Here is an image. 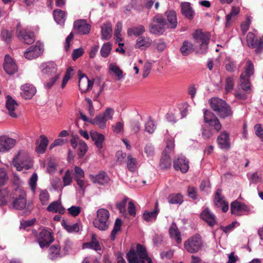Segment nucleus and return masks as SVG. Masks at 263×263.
I'll return each instance as SVG.
<instances>
[{
	"label": "nucleus",
	"instance_id": "1",
	"mask_svg": "<svg viewBox=\"0 0 263 263\" xmlns=\"http://www.w3.org/2000/svg\"><path fill=\"white\" fill-rule=\"evenodd\" d=\"M129 263H153L148 256L145 248L141 245L138 244L136 249H130L126 254Z\"/></svg>",
	"mask_w": 263,
	"mask_h": 263
},
{
	"label": "nucleus",
	"instance_id": "2",
	"mask_svg": "<svg viewBox=\"0 0 263 263\" xmlns=\"http://www.w3.org/2000/svg\"><path fill=\"white\" fill-rule=\"evenodd\" d=\"M109 212L106 209H99L97 212V217L93 222L94 227L101 231L108 229L109 226Z\"/></svg>",
	"mask_w": 263,
	"mask_h": 263
},
{
	"label": "nucleus",
	"instance_id": "3",
	"mask_svg": "<svg viewBox=\"0 0 263 263\" xmlns=\"http://www.w3.org/2000/svg\"><path fill=\"white\" fill-rule=\"evenodd\" d=\"M193 38L196 44L199 46L198 51L199 53H205L208 50V46L210 40V34L209 32H203L201 30H197L193 34Z\"/></svg>",
	"mask_w": 263,
	"mask_h": 263
},
{
	"label": "nucleus",
	"instance_id": "4",
	"mask_svg": "<svg viewBox=\"0 0 263 263\" xmlns=\"http://www.w3.org/2000/svg\"><path fill=\"white\" fill-rule=\"evenodd\" d=\"M166 22L163 17L160 14L155 15L149 26V32L152 33L161 35L165 31Z\"/></svg>",
	"mask_w": 263,
	"mask_h": 263
},
{
	"label": "nucleus",
	"instance_id": "5",
	"mask_svg": "<svg viewBox=\"0 0 263 263\" xmlns=\"http://www.w3.org/2000/svg\"><path fill=\"white\" fill-rule=\"evenodd\" d=\"M185 249L190 253L198 252L202 247L201 237L199 234H195L184 242Z\"/></svg>",
	"mask_w": 263,
	"mask_h": 263
},
{
	"label": "nucleus",
	"instance_id": "6",
	"mask_svg": "<svg viewBox=\"0 0 263 263\" xmlns=\"http://www.w3.org/2000/svg\"><path fill=\"white\" fill-rule=\"evenodd\" d=\"M248 46L255 49V52L259 54L263 51V40L260 37H257L252 32H250L247 35Z\"/></svg>",
	"mask_w": 263,
	"mask_h": 263
},
{
	"label": "nucleus",
	"instance_id": "7",
	"mask_svg": "<svg viewBox=\"0 0 263 263\" xmlns=\"http://www.w3.org/2000/svg\"><path fill=\"white\" fill-rule=\"evenodd\" d=\"M231 213L232 215L240 216L243 215H249L252 211V207L237 200L233 201L230 205Z\"/></svg>",
	"mask_w": 263,
	"mask_h": 263
},
{
	"label": "nucleus",
	"instance_id": "8",
	"mask_svg": "<svg viewBox=\"0 0 263 263\" xmlns=\"http://www.w3.org/2000/svg\"><path fill=\"white\" fill-rule=\"evenodd\" d=\"M204 122L209 126L213 127L214 130L218 133L221 129V124L219 120L212 111L205 109L203 110Z\"/></svg>",
	"mask_w": 263,
	"mask_h": 263
},
{
	"label": "nucleus",
	"instance_id": "9",
	"mask_svg": "<svg viewBox=\"0 0 263 263\" xmlns=\"http://www.w3.org/2000/svg\"><path fill=\"white\" fill-rule=\"evenodd\" d=\"M37 241L41 248L48 247L53 240L52 233L47 230L44 229L36 236Z\"/></svg>",
	"mask_w": 263,
	"mask_h": 263
},
{
	"label": "nucleus",
	"instance_id": "10",
	"mask_svg": "<svg viewBox=\"0 0 263 263\" xmlns=\"http://www.w3.org/2000/svg\"><path fill=\"white\" fill-rule=\"evenodd\" d=\"M70 143L73 148L78 146L77 154L80 158H82L87 151L88 147L86 143L78 136H73L70 140Z\"/></svg>",
	"mask_w": 263,
	"mask_h": 263
},
{
	"label": "nucleus",
	"instance_id": "11",
	"mask_svg": "<svg viewBox=\"0 0 263 263\" xmlns=\"http://www.w3.org/2000/svg\"><path fill=\"white\" fill-rule=\"evenodd\" d=\"M16 33L17 37L20 40H23L27 44H32L35 40L34 33L22 29L20 23L16 27Z\"/></svg>",
	"mask_w": 263,
	"mask_h": 263
},
{
	"label": "nucleus",
	"instance_id": "12",
	"mask_svg": "<svg viewBox=\"0 0 263 263\" xmlns=\"http://www.w3.org/2000/svg\"><path fill=\"white\" fill-rule=\"evenodd\" d=\"M74 30L80 34H88L90 30V26L85 20H79L74 22Z\"/></svg>",
	"mask_w": 263,
	"mask_h": 263
},
{
	"label": "nucleus",
	"instance_id": "13",
	"mask_svg": "<svg viewBox=\"0 0 263 263\" xmlns=\"http://www.w3.org/2000/svg\"><path fill=\"white\" fill-rule=\"evenodd\" d=\"M16 140L6 136L0 137V152L5 153L10 151L15 144Z\"/></svg>",
	"mask_w": 263,
	"mask_h": 263
},
{
	"label": "nucleus",
	"instance_id": "14",
	"mask_svg": "<svg viewBox=\"0 0 263 263\" xmlns=\"http://www.w3.org/2000/svg\"><path fill=\"white\" fill-rule=\"evenodd\" d=\"M3 66L6 72L10 75L14 74L17 70L16 64L8 54L5 55Z\"/></svg>",
	"mask_w": 263,
	"mask_h": 263
},
{
	"label": "nucleus",
	"instance_id": "15",
	"mask_svg": "<svg viewBox=\"0 0 263 263\" xmlns=\"http://www.w3.org/2000/svg\"><path fill=\"white\" fill-rule=\"evenodd\" d=\"M93 81H90L85 74H83L79 77V87L81 93H85L91 89Z\"/></svg>",
	"mask_w": 263,
	"mask_h": 263
},
{
	"label": "nucleus",
	"instance_id": "16",
	"mask_svg": "<svg viewBox=\"0 0 263 263\" xmlns=\"http://www.w3.org/2000/svg\"><path fill=\"white\" fill-rule=\"evenodd\" d=\"M173 166L176 170H180L182 173H185L189 168V161L184 156H180L174 160Z\"/></svg>",
	"mask_w": 263,
	"mask_h": 263
},
{
	"label": "nucleus",
	"instance_id": "17",
	"mask_svg": "<svg viewBox=\"0 0 263 263\" xmlns=\"http://www.w3.org/2000/svg\"><path fill=\"white\" fill-rule=\"evenodd\" d=\"M42 53L41 47L37 45H33L28 48L24 54L26 59L32 60L39 57Z\"/></svg>",
	"mask_w": 263,
	"mask_h": 263
},
{
	"label": "nucleus",
	"instance_id": "18",
	"mask_svg": "<svg viewBox=\"0 0 263 263\" xmlns=\"http://www.w3.org/2000/svg\"><path fill=\"white\" fill-rule=\"evenodd\" d=\"M217 142L221 148L229 149L230 147L229 134L226 131L222 132L218 136Z\"/></svg>",
	"mask_w": 263,
	"mask_h": 263
},
{
	"label": "nucleus",
	"instance_id": "19",
	"mask_svg": "<svg viewBox=\"0 0 263 263\" xmlns=\"http://www.w3.org/2000/svg\"><path fill=\"white\" fill-rule=\"evenodd\" d=\"M17 102L13 99L10 96H7V100L6 102V107L8 111V114L12 118H16L17 117L15 112V109L18 107Z\"/></svg>",
	"mask_w": 263,
	"mask_h": 263
},
{
	"label": "nucleus",
	"instance_id": "20",
	"mask_svg": "<svg viewBox=\"0 0 263 263\" xmlns=\"http://www.w3.org/2000/svg\"><path fill=\"white\" fill-rule=\"evenodd\" d=\"M21 96L25 99H31L35 93L36 89L32 85L26 84L21 87Z\"/></svg>",
	"mask_w": 263,
	"mask_h": 263
},
{
	"label": "nucleus",
	"instance_id": "21",
	"mask_svg": "<svg viewBox=\"0 0 263 263\" xmlns=\"http://www.w3.org/2000/svg\"><path fill=\"white\" fill-rule=\"evenodd\" d=\"M159 211V203L158 201H156L154 211L152 212L145 211L143 214L142 218L146 222L155 221Z\"/></svg>",
	"mask_w": 263,
	"mask_h": 263
},
{
	"label": "nucleus",
	"instance_id": "22",
	"mask_svg": "<svg viewBox=\"0 0 263 263\" xmlns=\"http://www.w3.org/2000/svg\"><path fill=\"white\" fill-rule=\"evenodd\" d=\"M200 218L211 227H213L216 223L215 215L208 208L205 209L201 213Z\"/></svg>",
	"mask_w": 263,
	"mask_h": 263
},
{
	"label": "nucleus",
	"instance_id": "23",
	"mask_svg": "<svg viewBox=\"0 0 263 263\" xmlns=\"http://www.w3.org/2000/svg\"><path fill=\"white\" fill-rule=\"evenodd\" d=\"M101 39L103 40H109L112 34V25L110 22L103 23L101 26Z\"/></svg>",
	"mask_w": 263,
	"mask_h": 263
},
{
	"label": "nucleus",
	"instance_id": "24",
	"mask_svg": "<svg viewBox=\"0 0 263 263\" xmlns=\"http://www.w3.org/2000/svg\"><path fill=\"white\" fill-rule=\"evenodd\" d=\"M221 190L218 189L215 193V199L217 206L221 207L223 212H226L229 209V204L224 199V197L220 194Z\"/></svg>",
	"mask_w": 263,
	"mask_h": 263
},
{
	"label": "nucleus",
	"instance_id": "25",
	"mask_svg": "<svg viewBox=\"0 0 263 263\" xmlns=\"http://www.w3.org/2000/svg\"><path fill=\"white\" fill-rule=\"evenodd\" d=\"M165 15L166 16L168 21V23H166L167 27L171 29L176 28L177 21L176 12L174 10L167 11L165 13Z\"/></svg>",
	"mask_w": 263,
	"mask_h": 263
},
{
	"label": "nucleus",
	"instance_id": "26",
	"mask_svg": "<svg viewBox=\"0 0 263 263\" xmlns=\"http://www.w3.org/2000/svg\"><path fill=\"white\" fill-rule=\"evenodd\" d=\"M152 43V40L149 37L140 36L137 40L135 47L143 50L149 47Z\"/></svg>",
	"mask_w": 263,
	"mask_h": 263
},
{
	"label": "nucleus",
	"instance_id": "27",
	"mask_svg": "<svg viewBox=\"0 0 263 263\" xmlns=\"http://www.w3.org/2000/svg\"><path fill=\"white\" fill-rule=\"evenodd\" d=\"M181 12L182 14L189 20L193 18L195 12L189 2H183L181 4Z\"/></svg>",
	"mask_w": 263,
	"mask_h": 263
},
{
	"label": "nucleus",
	"instance_id": "28",
	"mask_svg": "<svg viewBox=\"0 0 263 263\" xmlns=\"http://www.w3.org/2000/svg\"><path fill=\"white\" fill-rule=\"evenodd\" d=\"M170 237L179 244L182 241L181 234L175 223H173L169 229Z\"/></svg>",
	"mask_w": 263,
	"mask_h": 263
},
{
	"label": "nucleus",
	"instance_id": "29",
	"mask_svg": "<svg viewBox=\"0 0 263 263\" xmlns=\"http://www.w3.org/2000/svg\"><path fill=\"white\" fill-rule=\"evenodd\" d=\"M43 67L42 71L44 74H48L52 76V77L57 73V65L53 62H48L42 65Z\"/></svg>",
	"mask_w": 263,
	"mask_h": 263
},
{
	"label": "nucleus",
	"instance_id": "30",
	"mask_svg": "<svg viewBox=\"0 0 263 263\" xmlns=\"http://www.w3.org/2000/svg\"><path fill=\"white\" fill-rule=\"evenodd\" d=\"M209 103L212 109L217 113L227 102L218 98H212L209 100Z\"/></svg>",
	"mask_w": 263,
	"mask_h": 263
},
{
	"label": "nucleus",
	"instance_id": "31",
	"mask_svg": "<svg viewBox=\"0 0 263 263\" xmlns=\"http://www.w3.org/2000/svg\"><path fill=\"white\" fill-rule=\"evenodd\" d=\"M90 136L92 140L95 142V144L99 148L101 149L103 146V142L104 140L103 135L95 131H91Z\"/></svg>",
	"mask_w": 263,
	"mask_h": 263
},
{
	"label": "nucleus",
	"instance_id": "32",
	"mask_svg": "<svg viewBox=\"0 0 263 263\" xmlns=\"http://www.w3.org/2000/svg\"><path fill=\"white\" fill-rule=\"evenodd\" d=\"M217 114L220 118L224 119L232 117L233 111L230 105L226 103Z\"/></svg>",
	"mask_w": 263,
	"mask_h": 263
},
{
	"label": "nucleus",
	"instance_id": "33",
	"mask_svg": "<svg viewBox=\"0 0 263 263\" xmlns=\"http://www.w3.org/2000/svg\"><path fill=\"white\" fill-rule=\"evenodd\" d=\"M47 210L49 212L59 213L63 214L65 212V208L62 206L61 203L59 201H55L51 202L47 207Z\"/></svg>",
	"mask_w": 263,
	"mask_h": 263
},
{
	"label": "nucleus",
	"instance_id": "34",
	"mask_svg": "<svg viewBox=\"0 0 263 263\" xmlns=\"http://www.w3.org/2000/svg\"><path fill=\"white\" fill-rule=\"evenodd\" d=\"M13 205L14 208L18 210L24 209L26 205V194L22 193L14 200Z\"/></svg>",
	"mask_w": 263,
	"mask_h": 263
},
{
	"label": "nucleus",
	"instance_id": "35",
	"mask_svg": "<svg viewBox=\"0 0 263 263\" xmlns=\"http://www.w3.org/2000/svg\"><path fill=\"white\" fill-rule=\"evenodd\" d=\"M83 248L84 249H92L96 251L101 250V249L99 242L96 239L94 234L92 235L90 241L83 243Z\"/></svg>",
	"mask_w": 263,
	"mask_h": 263
},
{
	"label": "nucleus",
	"instance_id": "36",
	"mask_svg": "<svg viewBox=\"0 0 263 263\" xmlns=\"http://www.w3.org/2000/svg\"><path fill=\"white\" fill-rule=\"evenodd\" d=\"M91 179L94 182L101 185L107 183L109 181V177L104 172H100L95 176H93Z\"/></svg>",
	"mask_w": 263,
	"mask_h": 263
},
{
	"label": "nucleus",
	"instance_id": "37",
	"mask_svg": "<svg viewBox=\"0 0 263 263\" xmlns=\"http://www.w3.org/2000/svg\"><path fill=\"white\" fill-rule=\"evenodd\" d=\"M61 248L59 245H54L49 249V258L51 260H55L61 257L60 254Z\"/></svg>",
	"mask_w": 263,
	"mask_h": 263
},
{
	"label": "nucleus",
	"instance_id": "38",
	"mask_svg": "<svg viewBox=\"0 0 263 263\" xmlns=\"http://www.w3.org/2000/svg\"><path fill=\"white\" fill-rule=\"evenodd\" d=\"M181 54L186 56L193 51V45L189 41H184L180 49Z\"/></svg>",
	"mask_w": 263,
	"mask_h": 263
},
{
	"label": "nucleus",
	"instance_id": "39",
	"mask_svg": "<svg viewBox=\"0 0 263 263\" xmlns=\"http://www.w3.org/2000/svg\"><path fill=\"white\" fill-rule=\"evenodd\" d=\"M250 78L245 77L244 74H241L240 77V86L241 89L247 93H250L251 91Z\"/></svg>",
	"mask_w": 263,
	"mask_h": 263
},
{
	"label": "nucleus",
	"instance_id": "40",
	"mask_svg": "<svg viewBox=\"0 0 263 263\" xmlns=\"http://www.w3.org/2000/svg\"><path fill=\"white\" fill-rule=\"evenodd\" d=\"M145 31V29L144 26L139 25L133 28H129L127 30V35L132 36L134 35L136 36H139L142 34Z\"/></svg>",
	"mask_w": 263,
	"mask_h": 263
},
{
	"label": "nucleus",
	"instance_id": "41",
	"mask_svg": "<svg viewBox=\"0 0 263 263\" xmlns=\"http://www.w3.org/2000/svg\"><path fill=\"white\" fill-rule=\"evenodd\" d=\"M41 141L39 145H36V152L39 154L45 153L46 147L48 144V140L44 135L40 136Z\"/></svg>",
	"mask_w": 263,
	"mask_h": 263
},
{
	"label": "nucleus",
	"instance_id": "42",
	"mask_svg": "<svg viewBox=\"0 0 263 263\" xmlns=\"http://www.w3.org/2000/svg\"><path fill=\"white\" fill-rule=\"evenodd\" d=\"M160 166L162 169H165L171 167V161L168 155L163 152L160 161Z\"/></svg>",
	"mask_w": 263,
	"mask_h": 263
},
{
	"label": "nucleus",
	"instance_id": "43",
	"mask_svg": "<svg viewBox=\"0 0 263 263\" xmlns=\"http://www.w3.org/2000/svg\"><path fill=\"white\" fill-rule=\"evenodd\" d=\"M245 71L241 73L244 74V76L248 78H250L251 76L254 74V67L252 61L248 59L247 60L246 66L244 68Z\"/></svg>",
	"mask_w": 263,
	"mask_h": 263
},
{
	"label": "nucleus",
	"instance_id": "44",
	"mask_svg": "<svg viewBox=\"0 0 263 263\" xmlns=\"http://www.w3.org/2000/svg\"><path fill=\"white\" fill-rule=\"evenodd\" d=\"M53 15L54 20L59 24H62L65 21V14L64 11L57 9L53 11Z\"/></svg>",
	"mask_w": 263,
	"mask_h": 263
},
{
	"label": "nucleus",
	"instance_id": "45",
	"mask_svg": "<svg viewBox=\"0 0 263 263\" xmlns=\"http://www.w3.org/2000/svg\"><path fill=\"white\" fill-rule=\"evenodd\" d=\"M106 120L101 114L97 116L93 119L90 120V123L93 125H98L100 128L106 127Z\"/></svg>",
	"mask_w": 263,
	"mask_h": 263
},
{
	"label": "nucleus",
	"instance_id": "46",
	"mask_svg": "<svg viewBox=\"0 0 263 263\" xmlns=\"http://www.w3.org/2000/svg\"><path fill=\"white\" fill-rule=\"evenodd\" d=\"M240 12V9L239 7H236L233 6L232 8L231 11L230 13L227 14L226 17V26L228 27L230 24V22L232 19H235L237 15Z\"/></svg>",
	"mask_w": 263,
	"mask_h": 263
},
{
	"label": "nucleus",
	"instance_id": "47",
	"mask_svg": "<svg viewBox=\"0 0 263 263\" xmlns=\"http://www.w3.org/2000/svg\"><path fill=\"white\" fill-rule=\"evenodd\" d=\"M168 201L171 204H181L183 201V196L181 194H172L168 198Z\"/></svg>",
	"mask_w": 263,
	"mask_h": 263
},
{
	"label": "nucleus",
	"instance_id": "48",
	"mask_svg": "<svg viewBox=\"0 0 263 263\" xmlns=\"http://www.w3.org/2000/svg\"><path fill=\"white\" fill-rule=\"evenodd\" d=\"M122 221L120 219L117 218L115 222L113 230L110 234V239L114 241L116 238L117 233L121 230Z\"/></svg>",
	"mask_w": 263,
	"mask_h": 263
},
{
	"label": "nucleus",
	"instance_id": "49",
	"mask_svg": "<svg viewBox=\"0 0 263 263\" xmlns=\"http://www.w3.org/2000/svg\"><path fill=\"white\" fill-rule=\"evenodd\" d=\"M202 138L205 140L211 138L213 136V130L210 127L202 126L201 129Z\"/></svg>",
	"mask_w": 263,
	"mask_h": 263
},
{
	"label": "nucleus",
	"instance_id": "50",
	"mask_svg": "<svg viewBox=\"0 0 263 263\" xmlns=\"http://www.w3.org/2000/svg\"><path fill=\"white\" fill-rule=\"evenodd\" d=\"M127 167L130 172H135L137 168V160L131 155L127 157Z\"/></svg>",
	"mask_w": 263,
	"mask_h": 263
},
{
	"label": "nucleus",
	"instance_id": "51",
	"mask_svg": "<svg viewBox=\"0 0 263 263\" xmlns=\"http://www.w3.org/2000/svg\"><path fill=\"white\" fill-rule=\"evenodd\" d=\"M111 49V45L109 43H106L103 45L101 47L100 53L103 58H106L108 56Z\"/></svg>",
	"mask_w": 263,
	"mask_h": 263
},
{
	"label": "nucleus",
	"instance_id": "52",
	"mask_svg": "<svg viewBox=\"0 0 263 263\" xmlns=\"http://www.w3.org/2000/svg\"><path fill=\"white\" fill-rule=\"evenodd\" d=\"M72 171L67 170L66 171L64 176L63 177L64 186L69 185L71 183L72 181Z\"/></svg>",
	"mask_w": 263,
	"mask_h": 263
},
{
	"label": "nucleus",
	"instance_id": "53",
	"mask_svg": "<svg viewBox=\"0 0 263 263\" xmlns=\"http://www.w3.org/2000/svg\"><path fill=\"white\" fill-rule=\"evenodd\" d=\"M13 165L16 167L17 171H21L23 168L28 170L31 167V164L26 163L24 161H22L20 163L16 161L15 159L13 161Z\"/></svg>",
	"mask_w": 263,
	"mask_h": 263
},
{
	"label": "nucleus",
	"instance_id": "54",
	"mask_svg": "<svg viewBox=\"0 0 263 263\" xmlns=\"http://www.w3.org/2000/svg\"><path fill=\"white\" fill-rule=\"evenodd\" d=\"M110 70H111L118 77V80H120L123 78V71L120 68L116 65L110 64Z\"/></svg>",
	"mask_w": 263,
	"mask_h": 263
},
{
	"label": "nucleus",
	"instance_id": "55",
	"mask_svg": "<svg viewBox=\"0 0 263 263\" xmlns=\"http://www.w3.org/2000/svg\"><path fill=\"white\" fill-rule=\"evenodd\" d=\"M42 204H46L49 200V195L47 190H42L39 195Z\"/></svg>",
	"mask_w": 263,
	"mask_h": 263
},
{
	"label": "nucleus",
	"instance_id": "56",
	"mask_svg": "<svg viewBox=\"0 0 263 263\" xmlns=\"http://www.w3.org/2000/svg\"><path fill=\"white\" fill-rule=\"evenodd\" d=\"M156 129V126L153 120L149 119L145 124V130L149 134H152Z\"/></svg>",
	"mask_w": 263,
	"mask_h": 263
},
{
	"label": "nucleus",
	"instance_id": "57",
	"mask_svg": "<svg viewBox=\"0 0 263 263\" xmlns=\"http://www.w3.org/2000/svg\"><path fill=\"white\" fill-rule=\"evenodd\" d=\"M249 178L251 183H257L262 181V174L260 172H255Z\"/></svg>",
	"mask_w": 263,
	"mask_h": 263
},
{
	"label": "nucleus",
	"instance_id": "58",
	"mask_svg": "<svg viewBox=\"0 0 263 263\" xmlns=\"http://www.w3.org/2000/svg\"><path fill=\"white\" fill-rule=\"evenodd\" d=\"M234 83L233 77H228L226 80L225 90L227 92L232 90L234 88Z\"/></svg>",
	"mask_w": 263,
	"mask_h": 263
},
{
	"label": "nucleus",
	"instance_id": "59",
	"mask_svg": "<svg viewBox=\"0 0 263 263\" xmlns=\"http://www.w3.org/2000/svg\"><path fill=\"white\" fill-rule=\"evenodd\" d=\"M8 180V177L4 168H0V187L5 185Z\"/></svg>",
	"mask_w": 263,
	"mask_h": 263
},
{
	"label": "nucleus",
	"instance_id": "60",
	"mask_svg": "<svg viewBox=\"0 0 263 263\" xmlns=\"http://www.w3.org/2000/svg\"><path fill=\"white\" fill-rule=\"evenodd\" d=\"M64 227L65 229L70 233L78 232L80 230L79 226L77 223L72 225L65 224Z\"/></svg>",
	"mask_w": 263,
	"mask_h": 263
},
{
	"label": "nucleus",
	"instance_id": "61",
	"mask_svg": "<svg viewBox=\"0 0 263 263\" xmlns=\"http://www.w3.org/2000/svg\"><path fill=\"white\" fill-rule=\"evenodd\" d=\"M60 74H55L48 82L45 84V87L46 89H50L57 80L59 79Z\"/></svg>",
	"mask_w": 263,
	"mask_h": 263
},
{
	"label": "nucleus",
	"instance_id": "62",
	"mask_svg": "<svg viewBox=\"0 0 263 263\" xmlns=\"http://www.w3.org/2000/svg\"><path fill=\"white\" fill-rule=\"evenodd\" d=\"M37 180V175L36 173H33L29 179V185L33 191L36 189Z\"/></svg>",
	"mask_w": 263,
	"mask_h": 263
},
{
	"label": "nucleus",
	"instance_id": "63",
	"mask_svg": "<svg viewBox=\"0 0 263 263\" xmlns=\"http://www.w3.org/2000/svg\"><path fill=\"white\" fill-rule=\"evenodd\" d=\"M84 49L82 48H79L73 50L72 53V58L73 61L81 57L84 53Z\"/></svg>",
	"mask_w": 263,
	"mask_h": 263
},
{
	"label": "nucleus",
	"instance_id": "64",
	"mask_svg": "<svg viewBox=\"0 0 263 263\" xmlns=\"http://www.w3.org/2000/svg\"><path fill=\"white\" fill-rule=\"evenodd\" d=\"M255 134L257 136L263 141V128L260 124H257L254 126Z\"/></svg>",
	"mask_w": 263,
	"mask_h": 263
}]
</instances>
